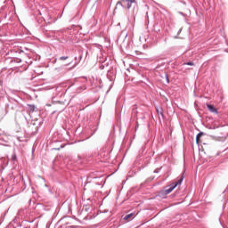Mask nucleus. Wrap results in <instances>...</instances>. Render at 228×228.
Returning <instances> with one entry per match:
<instances>
[{
  "mask_svg": "<svg viewBox=\"0 0 228 228\" xmlns=\"http://www.w3.org/2000/svg\"><path fill=\"white\" fill-rule=\"evenodd\" d=\"M183 181H184V176L182 175L181 178L176 183H171L167 187V189H165V194L168 195L169 193H172V191H174V190H175V188H177V186H179L183 183Z\"/></svg>",
  "mask_w": 228,
  "mask_h": 228,
  "instance_id": "1",
  "label": "nucleus"
},
{
  "mask_svg": "<svg viewBox=\"0 0 228 228\" xmlns=\"http://www.w3.org/2000/svg\"><path fill=\"white\" fill-rule=\"evenodd\" d=\"M104 182V178L102 176H94V174L89 175L87 177V183H94V184H98L101 186Z\"/></svg>",
  "mask_w": 228,
  "mask_h": 228,
  "instance_id": "2",
  "label": "nucleus"
},
{
  "mask_svg": "<svg viewBox=\"0 0 228 228\" xmlns=\"http://www.w3.org/2000/svg\"><path fill=\"white\" fill-rule=\"evenodd\" d=\"M125 3H126V9L131 10V7L134 3H136V0H125Z\"/></svg>",
  "mask_w": 228,
  "mask_h": 228,
  "instance_id": "3",
  "label": "nucleus"
},
{
  "mask_svg": "<svg viewBox=\"0 0 228 228\" xmlns=\"http://www.w3.org/2000/svg\"><path fill=\"white\" fill-rule=\"evenodd\" d=\"M207 108H208V110H209L211 111V113L218 114V110H216V108H215L214 105L207 104Z\"/></svg>",
  "mask_w": 228,
  "mask_h": 228,
  "instance_id": "4",
  "label": "nucleus"
},
{
  "mask_svg": "<svg viewBox=\"0 0 228 228\" xmlns=\"http://www.w3.org/2000/svg\"><path fill=\"white\" fill-rule=\"evenodd\" d=\"M202 136H204V133L200 132L197 134L196 136V142L197 143H199V142H200V138H202Z\"/></svg>",
  "mask_w": 228,
  "mask_h": 228,
  "instance_id": "5",
  "label": "nucleus"
},
{
  "mask_svg": "<svg viewBox=\"0 0 228 228\" xmlns=\"http://www.w3.org/2000/svg\"><path fill=\"white\" fill-rule=\"evenodd\" d=\"M157 113L158 115H161V117H165V115L163 114V108H157Z\"/></svg>",
  "mask_w": 228,
  "mask_h": 228,
  "instance_id": "6",
  "label": "nucleus"
},
{
  "mask_svg": "<svg viewBox=\"0 0 228 228\" xmlns=\"http://www.w3.org/2000/svg\"><path fill=\"white\" fill-rule=\"evenodd\" d=\"M133 216H134V214L131 213V214H128V215L125 216V217L123 219L129 220L130 218H133Z\"/></svg>",
  "mask_w": 228,
  "mask_h": 228,
  "instance_id": "7",
  "label": "nucleus"
},
{
  "mask_svg": "<svg viewBox=\"0 0 228 228\" xmlns=\"http://www.w3.org/2000/svg\"><path fill=\"white\" fill-rule=\"evenodd\" d=\"M28 107L29 111H31L32 113H33V111H35V109H36L35 105H28Z\"/></svg>",
  "mask_w": 228,
  "mask_h": 228,
  "instance_id": "8",
  "label": "nucleus"
},
{
  "mask_svg": "<svg viewBox=\"0 0 228 228\" xmlns=\"http://www.w3.org/2000/svg\"><path fill=\"white\" fill-rule=\"evenodd\" d=\"M183 65H190L191 67H193V65H195V63L189 61V62H184Z\"/></svg>",
  "mask_w": 228,
  "mask_h": 228,
  "instance_id": "9",
  "label": "nucleus"
},
{
  "mask_svg": "<svg viewBox=\"0 0 228 228\" xmlns=\"http://www.w3.org/2000/svg\"><path fill=\"white\" fill-rule=\"evenodd\" d=\"M59 60H61V61H63V60H69V56H61Z\"/></svg>",
  "mask_w": 228,
  "mask_h": 228,
  "instance_id": "10",
  "label": "nucleus"
},
{
  "mask_svg": "<svg viewBox=\"0 0 228 228\" xmlns=\"http://www.w3.org/2000/svg\"><path fill=\"white\" fill-rule=\"evenodd\" d=\"M12 161H15V159H17V155L13 154L12 157Z\"/></svg>",
  "mask_w": 228,
  "mask_h": 228,
  "instance_id": "11",
  "label": "nucleus"
},
{
  "mask_svg": "<svg viewBox=\"0 0 228 228\" xmlns=\"http://www.w3.org/2000/svg\"><path fill=\"white\" fill-rule=\"evenodd\" d=\"M117 4L118 5H120V6H124V5H122V2H120V1H118V3H117Z\"/></svg>",
  "mask_w": 228,
  "mask_h": 228,
  "instance_id": "12",
  "label": "nucleus"
},
{
  "mask_svg": "<svg viewBox=\"0 0 228 228\" xmlns=\"http://www.w3.org/2000/svg\"><path fill=\"white\" fill-rule=\"evenodd\" d=\"M19 54H21V53H24L22 50H18Z\"/></svg>",
  "mask_w": 228,
  "mask_h": 228,
  "instance_id": "13",
  "label": "nucleus"
},
{
  "mask_svg": "<svg viewBox=\"0 0 228 228\" xmlns=\"http://www.w3.org/2000/svg\"><path fill=\"white\" fill-rule=\"evenodd\" d=\"M181 31H183V29H182V28H180V29H179V31H178L177 35H179V34L181 33Z\"/></svg>",
  "mask_w": 228,
  "mask_h": 228,
  "instance_id": "14",
  "label": "nucleus"
},
{
  "mask_svg": "<svg viewBox=\"0 0 228 228\" xmlns=\"http://www.w3.org/2000/svg\"><path fill=\"white\" fill-rule=\"evenodd\" d=\"M3 134V132L0 130V135Z\"/></svg>",
  "mask_w": 228,
  "mask_h": 228,
  "instance_id": "15",
  "label": "nucleus"
},
{
  "mask_svg": "<svg viewBox=\"0 0 228 228\" xmlns=\"http://www.w3.org/2000/svg\"><path fill=\"white\" fill-rule=\"evenodd\" d=\"M101 69H104V66H101Z\"/></svg>",
  "mask_w": 228,
  "mask_h": 228,
  "instance_id": "16",
  "label": "nucleus"
},
{
  "mask_svg": "<svg viewBox=\"0 0 228 228\" xmlns=\"http://www.w3.org/2000/svg\"><path fill=\"white\" fill-rule=\"evenodd\" d=\"M101 69H104V66H101Z\"/></svg>",
  "mask_w": 228,
  "mask_h": 228,
  "instance_id": "17",
  "label": "nucleus"
},
{
  "mask_svg": "<svg viewBox=\"0 0 228 228\" xmlns=\"http://www.w3.org/2000/svg\"><path fill=\"white\" fill-rule=\"evenodd\" d=\"M101 69H104V66H101Z\"/></svg>",
  "mask_w": 228,
  "mask_h": 228,
  "instance_id": "18",
  "label": "nucleus"
},
{
  "mask_svg": "<svg viewBox=\"0 0 228 228\" xmlns=\"http://www.w3.org/2000/svg\"><path fill=\"white\" fill-rule=\"evenodd\" d=\"M167 83H168V77H167Z\"/></svg>",
  "mask_w": 228,
  "mask_h": 228,
  "instance_id": "19",
  "label": "nucleus"
},
{
  "mask_svg": "<svg viewBox=\"0 0 228 228\" xmlns=\"http://www.w3.org/2000/svg\"><path fill=\"white\" fill-rule=\"evenodd\" d=\"M121 1H123V3H126V0H121Z\"/></svg>",
  "mask_w": 228,
  "mask_h": 228,
  "instance_id": "20",
  "label": "nucleus"
},
{
  "mask_svg": "<svg viewBox=\"0 0 228 228\" xmlns=\"http://www.w3.org/2000/svg\"><path fill=\"white\" fill-rule=\"evenodd\" d=\"M75 60L77 61V57H75Z\"/></svg>",
  "mask_w": 228,
  "mask_h": 228,
  "instance_id": "21",
  "label": "nucleus"
},
{
  "mask_svg": "<svg viewBox=\"0 0 228 228\" xmlns=\"http://www.w3.org/2000/svg\"><path fill=\"white\" fill-rule=\"evenodd\" d=\"M83 57L82 56H80V60L82 59Z\"/></svg>",
  "mask_w": 228,
  "mask_h": 228,
  "instance_id": "22",
  "label": "nucleus"
}]
</instances>
